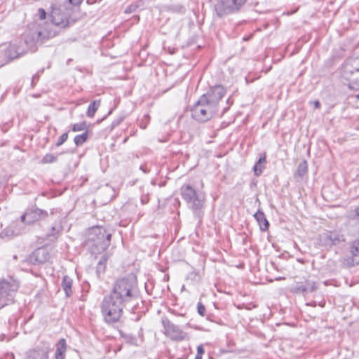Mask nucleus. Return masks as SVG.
<instances>
[{
  "label": "nucleus",
  "instance_id": "nucleus-1",
  "mask_svg": "<svg viewBox=\"0 0 359 359\" xmlns=\"http://www.w3.org/2000/svg\"><path fill=\"white\" fill-rule=\"evenodd\" d=\"M138 297L137 281L134 276L116 280L111 294L104 297L102 303L104 320L108 323L117 322L122 315L123 308L136 301Z\"/></svg>",
  "mask_w": 359,
  "mask_h": 359
},
{
  "label": "nucleus",
  "instance_id": "nucleus-2",
  "mask_svg": "<svg viewBox=\"0 0 359 359\" xmlns=\"http://www.w3.org/2000/svg\"><path fill=\"white\" fill-rule=\"evenodd\" d=\"M45 36V34L42 31H36L35 38H29L28 35H26L23 40L8 45L5 50L6 57L8 60H12L24 55L29 51L34 52L36 43Z\"/></svg>",
  "mask_w": 359,
  "mask_h": 359
},
{
  "label": "nucleus",
  "instance_id": "nucleus-3",
  "mask_svg": "<svg viewBox=\"0 0 359 359\" xmlns=\"http://www.w3.org/2000/svg\"><path fill=\"white\" fill-rule=\"evenodd\" d=\"M46 211L39 208L30 209L27 210L22 216L21 221L13 223L9 229L11 234L17 236L20 234L24 230V224H29L36 221L44 219L47 217Z\"/></svg>",
  "mask_w": 359,
  "mask_h": 359
},
{
  "label": "nucleus",
  "instance_id": "nucleus-4",
  "mask_svg": "<svg viewBox=\"0 0 359 359\" xmlns=\"http://www.w3.org/2000/svg\"><path fill=\"white\" fill-rule=\"evenodd\" d=\"M111 234L101 226L92 227L88 233V240L98 250H105L111 243Z\"/></svg>",
  "mask_w": 359,
  "mask_h": 359
},
{
  "label": "nucleus",
  "instance_id": "nucleus-5",
  "mask_svg": "<svg viewBox=\"0 0 359 359\" xmlns=\"http://www.w3.org/2000/svg\"><path fill=\"white\" fill-rule=\"evenodd\" d=\"M341 73L342 77L347 81L353 79V81L347 84L350 89H359V83L356 81L358 77H354L359 74V58L347 59L341 67Z\"/></svg>",
  "mask_w": 359,
  "mask_h": 359
},
{
  "label": "nucleus",
  "instance_id": "nucleus-6",
  "mask_svg": "<svg viewBox=\"0 0 359 359\" xmlns=\"http://www.w3.org/2000/svg\"><path fill=\"white\" fill-rule=\"evenodd\" d=\"M181 195L191 209L197 210L203 207L205 198L204 195L201 192H198L190 184L182 185L181 187Z\"/></svg>",
  "mask_w": 359,
  "mask_h": 359
},
{
  "label": "nucleus",
  "instance_id": "nucleus-7",
  "mask_svg": "<svg viewBox=\"0 0 359 359\" xmlns=\"http://www.w3.org/2000/svg\"><path fill=\"white\" fill-rule=\"evenodd\" d=\"M72 9L65 5L53 6L50 13V19L53 25L65 28L70 25Z\"/></svg>",
  "mask_w": 359,
  "mask_h": 359
},
{
  "label": "nucleus",
  "instance_id": "nucleus-8",
  "mask_svg": "<svg viewBox=\"0 0 359 359\" xmlns=\"http://www.w3.org/2000/svg\"><path fill=\"white\" fill-rule=\"evenodd\" d=\"M247 0H220L215 5V11L218 16L238 12Z\"/></svg>",
  "mask_w": 359,
  "mask_h": 359
},
{
  "label": "nucleus",
  "instance_id": "nucleus-9",
  "mask_svg": "<svg viewBox=\"0 0 359 359\" xmlns=\"http://www.w3.org/2000/svg\"><path fill=\"white\" fill-rule=\"evenodd\" d=\"M16 284L6 281L0 282V308L13 302V293L18 290Z\"/></svg>",
  "mask_w": 359,
  "mask_h": 359
},
{
  "label": "nucleus",
  "instance_id": "nucleus-10",
  "mask_svg": "<svg viewBox=\"0 0 359 359\" xmlns=\"http://www.w3.org/2000/svg\"><path fill=\"white\" fill-rule=\"evenodd\" d=\"M163 327L165 334L171 339L175 341H182L186 337V333L184 332L177 325H174L168 319H163Z\"/></svg>",
  "mask_w": 359,
  "mask_h": 359
},
{
  "label": "nucleus",
  "instance_id": "nucleus-11",
  "mask_svg": "<svg viewBox=\"0 0 359 359\" xmlns=\"http://www.w3.org/2000/svg\"><path fill=\"white\" fill-rule=\"evenodd\" d=\"M225 89L222 86H215L210 89L207 93L203 94L202 96H205L209 102H214V104L218 107L219 100L225 94Z\"/></svg>",
  "mask_w": 359,
  "mask_h": 359
},
{
  "label": "nucleus",
  "instance_id": "nucleus-12",
  "mask_svg": "<svg viewBox=\"0 0 359 359\" xmlns=\"http://www.w3.org/2000/svg\"><path fill=\"white\" fill-rule=\"evenodd\" d=\"M191 116L196 121L205 122L212 117L197 102L191 109Z\"/></svg>",
  "mask_w": 359,
  "mask_h": 359
},
{
  "label": "nucleus",
  "instance_id": "nucleus-13",
  "mask_svg": "<svg viewBox=\"0 0 359 359\" xmlns=\"http://www.w3.org/2000/svg\"><path fill=\"white\" fill-rule=\"evenodd\" d=\"M343 240V236L336 231H327L321 236V241L326 246L338 245Z\"/></svg>",
  "mask_w": 359,
  "mask_h": 359
},
{
  "label": "nucleus",
  "instance_id": "nucleus-14",
  "mask_svg": "<svg viewBox=\"0 0 359 359\" xmlns=\"http://www.w3.org/2000/svg\"><path fill=\"white\" fill-rule=\"evenodd\" d=\"M50 348L48 346L36 347L27 352L24 359H48Z\"/></svg>",
  "mask_w": 359,
  "mask_h": 359
},
{
  "label": "nucleus",
  "instance_id": "nucleus-15",
  "mask_svg": "<svg viewBox=\"0 0 359 359\" xmlns=\"http://www.w3.org/2000/svg\"><path fill=\"white\" fill-rule=\"evenodd\" d=\"M316 290V283L310 280H306L304 282L297 283L292 288L291 291L294 293H309Z\"/></svg>",
  "mask_w": 359,
  "mask_h": 359
},
{
  "label": "nucleus",
  "instance_id": "nucleus-16",
  "mask_svg": "<svg viewBox=\"0 0 359 359\" xmlns=\"http://www.w3.org/2000/svg\"><path fill=\"white\" fill-rule=\"evenodd\" d=\"M197 103L205 109L207 112H210L212 117H213L217 111L218 107L214 104V102H209L205 96H201L199 100L197 101Z\"/></svg>",
  "mask_w": 359,
  "mask_h": 359
},
{
  "label": "nucleus",
  "instance_id": "nucleus-17",
  "mask_svg": "<svg viewBox=\"0 0 359 359\" xmlns=\"http://www.w3.org/2000/svg\"><path fill=\"white\" fill-rule=\"evenodd\" d=\"M255 218L259 224L260 230L262 231H265L268 230L269 226V223L266 218L264 213L261 210H257L254 215Z\"/></svg>",
  "mask_w": 359,
  "mask_h": 359
},
{
  "label": "nucleus",
  "instance_id": "nucleus-18",
  "mask_svg": "<svg viewBox=\"0 0 359 359\" xmlns=\"http://www.w3.org/2000/svg\"><path fill=\"white\" fill-rule=\"evenodd\" d=\"M67 351V344L65 339H61L57 344V348L55 353V359H65Z\"/></svg>",
  "mask_w": 359,
  "mask_h": 359
},
{
  "label": "nucleus",
  "instance_id": "nucleus-19",
  "mask_svg": "<svg viewBox=\"0 0 359 359\" xmlns=\"http://www.w3.org/2000/svg\"><path fill=\"white\" fill-rule=\"evenodd\" d=\"M350 252L351 254L352 263L359 264V238L351 243Z\"/></svg>",
  "mask_w": 359,
  "mask_h": 359
},
{
  "label": "nucleus",
  "instance_id": "nucleus-20",
  "mask_svg": "<svg viewBox=\"0 0 359 359\" xmlns=\"http://www.w3.org/2000/svg\"><path fill=\"white\" fill-rule=\"evenodd\" d=\"M72 279L68 276H65L62 281V287L67 297H70L72 293Z\"/></svg>",
  "mask_w": 359,
  "mask_h": 359
},
{
  "label": "nucleus",
  "instance_id": "nucleus-21",
  "mask_svg": "<svg viewBox=\"0 0 359 359\" xmlns=\"http://www.w3.org/2000/svg\"><path fill=\"white\" fill-rule=\"evenodd\" d=\"M307 170H308L307 162L306 161H304L298 165L297 172L295 174V177L302 179V177L307 172Z\"/></svg>",
  "mask_w": 359,
  "mask_h": 359
},
{
  "label": "nucleus",
  "instance_id": "nucleus-22",
  "mask_svg": "<svg viewBox=\"0 0 359 359\" xmlns=\"http://www.w3.org/2000/svg\"><path fill=\"white\" fill-rule=\"evenodd\" d=\"M100 105V100H94L92 102L87 110V116L90 118H93L95 116L96 111L98 109Z\"/></svg>",
  "mask_w": 359,
  "mask_h": 359
},
{
  "label": "nucleus",
  "instance_id": "nucleus-23",
  "mask_svg": "<svg viewBox=\"0 0 359 359\" xmlns=\"http://www.w3.org/2000/svg\"><path fill=\"white\" fill-rule=\"evenodd\" d=\"M61 231V227H56V226H52L50 232H48L46 235V239L49 241H54L55 240Z\"/></svg>",
  "mask_w": 359,
  "mask_h": 359
},
{
  "label": "nucleus",
  "instance_id": "nucleus-24",
  "mask_svg": "<svg viewBox=\"0 0 359 359\" xmlns=\"http://www.w3.org/2000/svg\"><path fill=\"white\" fill-rule=\"evenodd\" d=\"M143 6V2L142 0H139L135 3L131 4L128 6H127L125 9V13H132L133 12H135L137 8H139L140 6Z\"/></svg>",
  "mask_w": 359,
  "mask_h": 359
},
{
  "label": "nucleus",
  "instance_id": "nucleus-25",
  "mask_svg": "<svg viewBox=\"0 0 359 359\" xmlns=\"http://www.w3.org/2000/svg\"><path fill=\"white\" fill-rule=\"evenodd\" d=\"M88 139L87 131L81 135H77L74 137V143L79 146L83 144Z\"/></svg>",
  "mask_w": 359,
  "mask_h": 359
},
{
  "label": "nucleus",
  "instance_id": "nucleus-26",
  "mask_svg": "<svg viewBox=\"0 0 359 359\" xmlns=\"http://www.w3.org/2000/svg\"><path fill=\"white\" fill-rule=\"evenodd\" d=\"M87 130V124L85 121L77 123L73 125L72 130L74 132L82 131Z\"/></svg>",
  "mask_w": 359,
  "mask_h": 359
},
{
  "label": "nucleus",
  "instance_id": "nucleus-27",
  "mask_svg": "<svg viewBox=\"0 0 359 359\" xmlns=\"http://www.w3.org/2000/svg\"><path fill=\"white\" fill-rule=\"evenodd\" d=\"M57 161V157L52 154H47L42 159L43 163H51Z\"/></svg>",
  "mask_w": 359,
  "mask_h": 359
},
{
  "label": "nucleus",
  "instance_id": "nucleus-28",
  "mask_svg": "<svg viewBox=\"0 0 359 359\" xmlns=\"http://www.w3.org/2000/svg\"><path fill=\"white\" fill-rule=\"evenodd\" d=\"M68 138V133H63L57 140V142H56V146L57 147H59L60 145H62L65 142L67 141Z\"/></svg>",
  "mask_w": 359,
  "mask_h": 359
},
{
  "label": "nucleus",
  "instance_id": "nucleus-29",
  "mask_svg": "<svg viewBox=\"0 0 359 359\" xmlns=\"http://www.w3.org/2000/svg\"><path fill=\"white\" fill-rule=\"evenodd\" d=\"M197 310H198V313L200 316H205V308L201 302H198L197 304Z\"/></svg>",
  "mask_w": 359,
  "mask_h": 359
},
{
  "label": "nucleus",
  "instance_id": "nucleus-30",
  "mask_svg": "<svg viewBox=\"0 0 359 359\" xmlns=\"http://www.w3.org/2000/svg\"><path fill=\"white\" fill-rule=\"evenodd\" d=\"M255 174L257 176H259L262 172V167L259 163H256L254 166Z\"/></svg>",
  "mask_w": 359,
  "mask_h": 359
},
{
  "label": "nucleus",
  "instance_id": "nucleus-31",
  "mask_svg": "<svg viewBox=\"0 0 359 359\" xmlns=\"http://www.w3.org/2000/svg\"><path fill=\"white\" fill-rule=\"evenodd\" d=\"M38 15L40 20H44L46 18V13L44 9L39 8L38 10Z\"/></svg>",
  "mask_w": 359,
  "mask_h": 359
},
{
  "label": "nucleus",
  "instance_id": "nucleus-32",
  "mask_svg": "<svg viewBox=\"0 0 359 359\" xmlns=\"http://www.w3.org/2000/svg\"><path fill=\"white\" fill-rule=\"evenodd\" d=\"M107 259H108L107 255H104L102 256L98 262L99 265H102V266H105Z\"/></svg>",
  "mask_w": 359,
  "mask_h": 359
},
{
  "label": "nucleus",
  "instance_id": "nucleus-33",
  "mask_svg": "<svg viewBox=\"0 0 359 359\" xmlns=\"http://www.w3.org/2000/svg\"><path fill=\"white\" fill-rule=\"evenodd\" d=\"M257 163H259V164H262V163H266V154L265 153L262 154L260 156V157L259 158V161Z\"/></svg>",
  "mask_w": 359,
  "mask_h": 359
},
{
  "label": "nucleus",
  "instance_id": "nucleus-34",
  "mask_svg": "<svg viewBox=\"0 0 359 359\" xmlns=\"http://www.w3.org/2000/svg\"><path fill=\"white\" fill-rule=\"evenodd\" d=\"M205 351H204V348H203V345H199L198 347H197V354L198 355H203V354L204 353Z\"/></svg>",
  "mask_w": 359,
  "mask_h": 359
},
{
  "label": "nucleus",
  "instance_id": "nucleus-35",
  "mask_svg": "<svg viewBox=\"0 0 359 359\" xmlns=\"http://www.w3.org/2000/svg\"><path fill=\"white\" fill-rule=\"evenodd\" d=\"M104 269H105L104 266L99 265V263H97V273L104 272Z\"/></svg>",
  "mask_w": 359,
  "mask_h": 359
},
{
  "label": "nucleus",
  "instance_id": "nucleus-36",
  "mask_svg": "<svg viewBox=\"0 0 359 359\" xmlns=\"http://www.w3.org/2000/svg\"><path fill=\"white\" fill-rule=\"evenodd\" d=\"M70 4L78 6L82 2V0H68Z\"/></svg>",
  "mask_w": 359,
  "mask_h": 359
},
{
  "label": "nucleus",
  "instance_id": "nucleus-37",
  "mask_svg": "<svg viewBox=\"0 0 359 359\" xmlns=\"http://www.w3.org/2000/svg\"><path fill=\"white\" fill-rule=\"evenodd\" d=\"M313 103L316 109H318L320 106V103L318 100H315Z\"/></svg>",
  "mask_w": 359,
  "mask_h": 359
},
{
  "label": "nucleus",
  "instance_id": "nucleus-38",
  "mask_svg": "<svg viewBox=\"0 0 359 359\" xmlns=\"http://www.w3.org/2000/svg\"><path fill=\"white\" fill-rule=\"evenodd\" d=\"M355 219L359 220V207L355 210Z\"/></svg>",
  "mask_w": 359,
  "mask_h": 359
},
{
  "label": "nucleus",
  "instance_id": "nucleus-39",
  "mask_svg": "<svg viewBox=\"0 0 359 359\" xmlns=\"http://www.w3.org/2000/svg\"><path fill=\"white\" fill-rule=\"evenodd\" d=\"M45 252V250L44 249H38L36 250V255H39L40 254H43Z\"/></svg>",
  "mask_w": 359,
  "mask_h": 359
},
{
  "label": "nucleus",
  "instance_id": "nucleus-40",
  "mask_svg": "<svg viewBox=\"0 0 359 359\" xmlns=\"http://www.w3.org/2000/svg\"><path fill=\"white\" fill-rule=\"evenodd\" d=\"M121 121H122V119H120V120H118V121H114V122L112 123V126H113V127H115V126H118V125L120 123V122H121Z\"/></svg>",
  "mask_w": 359,
  "mask_h": 359
},
{
  "label": "nucleus",
  "instance_id": "nucleus-41",
  "mask_svg": "<svg viewBox=\"0 0 359 359\" xmlns=\"http://www.w3.org/2000/svg\"><path fill=\"white\" fill-rule=\"evenodd\" d=\"M195 359H202V355L197 354L195 357Z\"/></svg>",
  "mask_w": 359,
  "mask_h": 359
},
{
  "label": "nucleus",
  "instance_id": "nucleus-42",
  "mask_svg": "<svg viewBox=\"0 0 359 359\" xmlns=\"http://www.w3.org/2000/svg\"><path fill=\"white\" fill-rule=\"evenodd\" d=\"M38 78V76L34 75L32 78V83H34V81Z\"/></svg>",
  "mask_w": 359,
  "mask_h": 359
},
{
  "label": "nucleus",
  "instance_id": "nucleus-43",
  "mask_svg": "<svg viewBox=\"0 0 359 359\" xmlns=\"http://www.w3.org/2000/svg\"><path fill=\"white\" fill-rule=\"evenodd\" d=\"M355 98H356V99H358V100H359V93H358V94H357V95H355Z\"/></svg>",
  "mask_w": 359,
  "mask_h": 359
}]
</instances>
